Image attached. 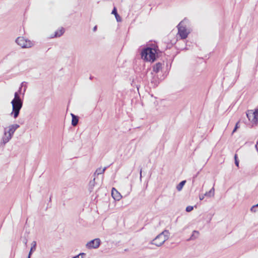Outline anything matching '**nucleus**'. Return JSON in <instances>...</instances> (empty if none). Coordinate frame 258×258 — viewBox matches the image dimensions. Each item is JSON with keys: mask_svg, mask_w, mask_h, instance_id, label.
Listing matches in <instances>:
<instances>
[{"mask_svg": "<svg viewBox=\"0 0 258 258\" xmlns=\"http://www.w3.org/2000/svg\"><path fill=\"white\" fill-rule=\"evenodd\" d=\"M13 111L11 113L13 115L14 118H16L20 113V110L23 106V101L20 98V95H18V92H15L14 95V98L11 102Z\"/></svg>", "mask_w": 258, "mask_h": 258, "instance_id": "nucleus-1", "label": "nucleus"}, {"mask_svg": "<svg viewBox=\"0 0 258 258\" xmlns=\"http://www.w3.org/2000/svg\"><path fill=\"white\" fill-rule=\"evenodd\" d=\"M169 238V232L164 230L158 234L151 242V244L159 247L161 246Z\"/></svg>", "mask_w": 258, "mask_h": 258, "instance_id": "nucleus-2", "label": "nucleus"}, {"mask_svg": "<svg viewBox=\"0 0 258 258\" xmlns=\"http://www.w3.org/2000/svg\"><path fill=\"white\" fill-rule=\"evenodd\" d=\"M20 127L19 125L14 124L10 125L8 128H5L2 142L4 144L8 143L12 138L16 130Z\"/></svg>", "mask_w": 258, "mask_h": 258, "instance_id": "nucleus-3", "label": "nucleus"}, {"mask_svg": "<svg viewBox=\"0 0 258 258\" xmlns=\"http://www.w3.org/2000/svg\"><path fill=\"white\" fill-rule=\"evenodd\" d=\"M156 50L155 48L147 47L141 53L142 58L149 61L153 62L156 59Z\"/></svg>", "mask_w": 258, "mask_h": 258, "instance_id": "nucleus-4", "label": "nucleus"}, {"mask_svg": "<svg viewBox=\"0 0 258 258\" xmlns=\"http://www.w3.org/2000/svg\"><path fill=\"white\" fill-rule=\"evenodd\" d=\"M246 116L248 120L253 124L258 123V108L255 109L254 111L248 110L246 113Z\"/></svg>", "mask_w": 258, "mask_h": 258, "instance_id": "nucleus-5", "label": "nucleus"}, {"mask_svg": "<svg viewBox=\"0 0 258 258\" xmlns=\"http://www.w3.org/2000/svg\"><path fill=\"white\" fill-rule=\"evenodd\" d=\"M16 42L22 48H30L32 46V43L23 37H18L16 40Z\"/></svg>", "mask_w": 258, "mask_h": 258, "instance_id": "nucleus-6", "label": "nucleus"}, {"mask_svg": "<svg viewBox=\"0 0 258 258\" xmlns=\"http://www.w3.org/2000/svg\"><path fill=\"white\" fill-rule=\"evenodd\" d=\"M178 34L179 35L181 39H185L188 34L185 27L183 26L182 22L179 23L177 26Z\"/></svg>", "mask_w": 258, "mask_h": 258, "instance_id": "nucleus-7", "label": "nucleus"}, {"mask_svg": "<svg viewBox=\"0 0 258 258\" xmlns=\"http://www.w3.org/2000/svg\"><path fill=\"white\" fill-rule=\"evenodd\" d=\"M100 240L99 238H96L87 242L86 247L88 249L97 248L100 244Z\"/></svg>", "mask_w": 258, "mask_h": 258, "instance_id": "nucleus-8", "label": "nucleus"}, {"mask_svg": "<svg viewBox=\"0 0 258 258\" xmlns=\"http://www.w3.org/2000/svg\"><path fill=\"white\" fill-rule=\"evenodd\" d=\"M112 198L116 201H119L121 198L120 194L113 187L111 191Z\"/></svg>", "mask_w": 258, "mask_h": 258, "instance_id": "nucleus-9", "label": "nucleus"}, {"mask_svg": "<svg viewBox=\"0 0 258 258\" xmlns=\"http://www.w3.org/2000/svg\"><path fill=\"white\" fill-rule=\"evenodd\" d=\"M71 116L72 117V125L73 126H75L77 125L79 121V118L77 116L75 115V114L71 113Z\"/></svg>", "mask_w": 258, "mask_h": 258, "instance_id": "nucleus-10", "label": "nucleus"}, {"mask_svg": "<svg viewBox=\"0 0 258 258\" xmlns=\"http://www.w3.org/2000/svg\"><path fill=\"white\" fill-rule=\"evenodd\" d=\"M162 64L161 62H158L153 66V71L157 73L162 69Z\"/></svg>", "mask_w": 258, "mask_h": 258, "instance_id": "nucleus-11", "label": "nucleus"}, {"mask_svg": "<svg viewBox=\"0 0 258 258\" xmlns=\"http://www.w3.org/2000/svg\"><path fill=\"white\" fill-rule=\"evenodd\" d=\"M111 14L114 15L115 17V18L116 19V21L117 22H120L121 21V18L119 16V15L118 14L117 10L115 7H114L112 11Z\"/></svg>", "mask_w": 258, "mask_h": 258, "instance_id": "nucleus-12", "label": "nucleus"}, {"mask_svg": "<svg viewBox=\"0 0 258 258\" xmlns=\"http://www.w3.org/2000/svg\"><path fill=\"white\" fill-rule=\"evenodd\" d=\"M36 242L35 241H34L31 243V247L30 250L29 251L28 256H31L33 251H34L36 250Z\"/></svg>", "mask_w": 258, "mask_h": 258, "instance_id": "nucleus-13", "label": "nucleus"}, {"mask_svg": "<svg viewBox=\"0 0 258 258\" xmlns=\"http://www.w3.org/2000/svg\"><path fill=\"white\" fill-rule=\"evenodd\" d=\"M25 82H23L21 83V86L19 88V89L18 90V91L17 92H18V95H19V94L21 93L22 92V87H24V90H23V94L24 95L25 94V92L26 90V88H27V86L26 84H25Z\"/></svg>", "mask_w": 258, "mask_h": 258, "instance_id": "nucleus-14", "label": "nucleus"}, {"mask_svg": "<svg viewBox=\"0 0 258 258\" xmlns=\"http://www.w3.org/2000/svg\"><path fill=\"white\" fill-rule=\"evenodd\" d=\"M64 32V29L61 28L60 29L56 31L55 32L54 37H60L63 34Z\"/></svg>", "mask_w": 258, "mask_h": 258, "instance_id": "nucleus-15", "label": "nucleus"}, {"mask_svg": "<svg viewBox=\"0 0 258 258\" xmlns=\"http://www.w3.org/2000/svg\"><path fill=\"white\" fill-rule=\"evenodd\" d=\"M214 191H215V189H214V187H212L210 190V191H209L208 192H206L204 196H206V197H214Z\"/></svg>", "mask_w": 258, "mask_h": 258, "instance_id": "nucleus-16", "label": "nucleus"}, {"mask_svg": "<svg viewBox=\"0 0 258 258\" xmlns=\"http://www.w3.org/2000/svg\"><path fill=\"white\" fill-rule=\"evenodd\" d=\"M186 182L185 180H183L181 181L177 186H176V189L178 191H180L182 188H183V186L185 184Z\"/></svg>", "mask_w": 258, "mask_h": 258, "instance_id": "nucleus-17", "label": "nucleus"}, {"mask_svg": "<svg viewBox=\"0 0 258 258\" xmlns=\"http://www.w3.org/2000/svg\"><path fill=\"white\" fill-rule=\"evenodd\" d=\"M106 169V167H104L103 168H99L98 169H97V170H96V172H95L94 174H97V175H99V174H102L104 172V171H105Z\"/></svg>", "mask_w": 258, "mask_h": 258, "instance_id": "nucleus-18", "label": "nucleus"}, {"mask_svg": "<svg viewBox=\"0 0 258 258\" xmlns=\"http://www.w3.org/2000/svg\"><path fill=\"white\" fill-rule=\"evenodd\" d=\"M95 178H94L92 180L90 181L89 182V189H90V191H92V190L93 189V188L95 185Z\"/></svg>", "mask_w": 258, "mask_h": 258, "instance_id": "nucleus-19", "label": "nucleus"}, {"mask_svg": "<svg viewBox=\"0 0 258 258\" xmlns=\"http://www.w3.org/2000/svg\"><path fill=\"white\" fill-rule=\"evenodd\" d=\"M199 235V232L197 231H194L193 233L191 235L189 240H193L196 239Z\"/></svg>", "mask_w": 258, "mask_h": 258, "instance_id": "nucleus-20", "label": "nucleus"}, {"mask_svg": "<svg viewBox=\"0 0 258 258\" xmlns=\"http://www.w3.org/2000/svg\"><path fill=\"white\" fill-rule=\"evenodd\" d=\"M256 207H258V204L255 205H254L253 206L251 209H250V211L252 212H256Z\"/></svg>", "mask_w": 258, "mask_h": 258, "instance_id": "nucleus-21", "label": "nucleus"}, {"mask_svg": "<svg viewBox=\"0 0 258 258\" xmlns=\"http://www.w3.org/2000/svg\"><path fill=\"white\" fill-rule=\"evenodd\" d=\"M235 164L237 167H239V161L237 159V155L235 154L234 156Z\"/></svg>", "mask_w": 258, "mask_h": 258, "instance_id": "nucleus-22", "label": "nucleus"}, {"mask_svg": "<svg viewBox=\"0 0 258 258\" xmlns=\"http://www.w3.org/2000/svg\"><path fill=\"white\" fill-rule=\"evenodd\" d=\"M239 127V121H238L236 123V125L235 126L234 130L232 131V134H233L234 133H235L236 131V130H237V128H238Z\"/></svg>", "mask_w": 258, "mask_h": 258, "instance_id": "nucleus-23", "label": "nucleus"}, {"mask_svg": "<svg viewBox=\"0 0 258 258\" xmlns=\"http://www.w3.org/2000/svg\"><path fill=\"white\" fill-rule=\"evenodd\" d=\"M194 208L192 206H188L186 208V211L187 212H191L193 210Z\"/></svg>", "mask_w": 258, "mask_h": 258, "instance_id": "nucleus-24", "label": "nucleus"}, {"mask_svg": "<svg viewBox=\"0 0 258 258\" xmlns=\"http://www.w3.org/2000/svg\"><path fill=\"white\" fill-rule=\"evenodd\" d=\"M72 258H84L83 257H81V256L79 255V254L77 255H76Z\"/></svg>", "mask_w": 258, "mask_h": 258, "instance_id": "nucleus-25", "label": "nucleus"}, {"mask_svg": "<svg viewBox=\"0 0 258 258\" xmlns=\"http://www.w3.org/2000/svg\"><path fill=\"white\" fill-rule=\"evenodd\" d=\"M205 196H204V195L200 196V200L201 201L203 200L204 199Z\"/></svg>", "mask_w": 258, "mask_h": 258, "instance_id": "nucleus-26", "label": "nucleus"}, {"mask_svg": "<svg viewBox=\"0 0 258 258\" xmlns=\"http://www.w3.org/2000/svg\"><path fill=\"white\" fill-rule=\"evenodd\" d=\"M79 255L81 256V257H83V256L86 255V253L82 252L79 253Z\"/></svg>", "mask_w": 258, "mask_h": 258, "instance_id": "nucleus-27", "label": "nucleus"}, {"mask_svg": "<svg viewBox=\"0 0 258 258\" xmlns=\"http://www.w3.org/2000/svg\"><path fill=\"white\" fill-rule=\"evenodd\" d=\"M97 30V26H95L94 28H93V31H96Z\"/></svg>", "mask_w": 258, "mask_h": 258, "instance_id": "nucleus-28", "label": "nucleus"}, {"mask_svg": "<svg viewBox=\"0 0 258 258\" xmlns=\"http://www.w3.org/2000/svg\"><path fill=\"white\" fill-rule=\"evenodd\" d=\"M142 177V170L141 169L140 170V178H141Z\"/></svg>", "mask_w": 258, "mask_h": 258, "instance_id": "nucleus-29", "label": "nucleus"}, {"mask_svg": "<svg viewBox=\"0 0 258 258\" xmlns=\"http://www.w3.org/2000/svg\"><path fill=\"white\" fill-rule=\"evenodd\" d=\"M31 256H28V258H30Z\"/></svg>", "mask_w": 258, "mask_h": 258, "instance_id": "nucleus-30", "label": "nucleus"}]
</instances>
